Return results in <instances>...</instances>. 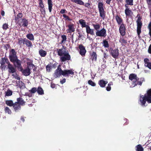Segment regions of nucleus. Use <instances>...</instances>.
<instances>
[{"label":"nucleus","instance_id":"49","mask_svg":"<svg viewBox=\"0 0 151 151\" xmlns=\"http://www.w3.org/2000/svg\"><path fill=\"white\" fill-rule=\"evenodd\" d=\"M63 16L64 18H65V20H68L69 21H71L72 20V19H70L68 16L66 15V14H63Z\"/></svg>","mask_w":151,"mask_h":151},{"label":"nucleus","instance_id":"48","mask_svg":"<svg viewBox=\"0 0 151 151\" xmlns=\"http://www.w3.org/2000/svg\"><path fill=\"white\" fill-rule=\"evenodd\" d=\"M88 83L89 84L91 85L92 86H96V83L93 82L91 80H90L88 81Z\"/></svg>","mask_w":151,"mask_h":151},{"label":"nucleus","instance_id":"11","mask_svg":"<svg viewBox=\"0 0 151 151\" xmlns=\"http://www.w3.org/2000/svg\"><path fill=\"white\" fill-rule=\"evenodd\" d=\"M17 52L14 49H12L9 52V58L10 61L14 59L17 58V57L16 55Z\"/></svg>","mask_w":151,"mask_h":151},{"label":"nucleus","instance_id":"24","mask_svg":"<svg viewBox=\"0 0 151 151\" xmlns=\"http://www.w3.org/2000/svg\"><path fill=\"white\" fill-rule=\"evenodd\" d=\"M108 82L103 80H100L98 82V84L102 88L105 87L107 83Z\"/></svg>","mask_w":151,"mask_h":151},{"label":"nucleus","instance_id":"46","mask_svg":"<svg viewBox=\"0 0 151 151\" xmlns=\"http://www.w3.org/2000/svg\"><path fill=\"white\" fill-rule=\"evenodd\" d=\"M83 5L88 9L91 8V4L90 3L88 2L86 3H84V5Z\"/></svg>","mask_w":151,"mask_h":151},{"label":"nucleus","instance_id":"18","mask_svg":"<svg viewBox=\"0 0 151 151\" xmlns=\"http://www.w3.org/2000/svg\"><path fill=\"white\" fill-rule=\"evenodd\" d=\"M7 68L8 69V72L10 73H14L16 72V68L11 63H9V65L7 66Z\"/></svg>","mask_w":151,"mask_h":151},{"label":"nucleus","instance_id":"41","mask_svg":"<svg viewBox=\"0 0 151 151\" xmlns=\"http://www.w3.org/2000/svg\"><path fill=\"white\" fill-rule=\"evenodd\" d=\"M12 76L16 79L18 80H20V78L19 76V75L17 74V73L15 72L14 73H13Z\"/></svg>","mask_w":151,"mask_h":151},{"label":"nucleus","instance_id":"10","mask_svg":"<svg viewBox=\"0 0 151 151\" xmlns=\"http://www.w3.org/2000/svg\"><path fill=\"white\" fill-rule=\"evenodd\" d=\"M17 23L20 27H26L28 26L29 24V21L25 18L23 17L19 20H18Z\"/></svg>","mask_w":151,"mask_h":151},{"label":"nucleus","instance_id":"44","mask_svg":"<svg viewBox=\"0 0 151 151\" xmlns=\"http://www.w3.org/2000/svg\"><path fill=\"white\" fill-rule=\"evenodd\" d=\"M12 94V92L10 90H8L6 93L5 96H9Z\"/></svg>","mask_w":151,"mask_h":151},{"label":"nucleus","instance_id":"15","mask_svg":"<svg viewBox=\"0 0 151 151\" xmlns=\"http://www.w3.org/2000/svg\"><path fill=\"white\" fill-rule=\"evenodd\" d=\"M78 48L80 50V54L82 56H84L86 52L85 47L83 45L81 44L79 45Z\"/></svg>","mask_w":151,"mask_h":151},{"label":"nucleus","instance_id":"53","mask_svg":"<svg viewBox=\"0 0 151 151\" xmlns=\"http://www.w3.org/2000/svg\"><path fill=\"white\" fill-rule=\"evenodd\" d=\"M24 83L22 81H19L18 83V86L20 88H21L22 86H23Z\"/></svg>","mask_w":151,"mask_h":151},{"label":"nucleus","instance_id":"58","mask_svg":"<svg viewBox=\"0 0 151 151\" xmlns=\"http://www.w3.org/2000/svg\"><path fill=\"white\" fill-rule=\"evenodd\" d=\"M67 12V11L65 9H62L61 10L60 13L62 14H64Z\"/></svg>","mask_w":151,"mask_h":151},{"label":"nucleus","instance_id":"50","mask_svg":"<svg viewBox=\"0 0 151 151\" xmlns=\"http://www.w3.org/2000/svg\"><path fill=\"white\" fill-rule=\"evenodd\" d=\"M9 28L8 25L7 24L5 23L2 26V28L4 30H6Z\"/></svg>","mask_w":151,"mask_h":151},{"label":"nucleus","instance_id":"6","mask_svg":"<svg viewBox=\"0 0 151 151\" xmlns=\"http://www.w3.org/2000/svg\"><path fill=\"white\" fill-rule=\"evenodd\" d=\"M98 7L100 17L104 20L106 16V12L104 10L105 6L102 2H99L98 4Z\"/></svg>","mask_w":151,"mask_h":151},{"label":"nucleus","instance_id":"32","mask_svg":"<svg viewBox=\"0 0 151 151\" xmlns=\"http://www.w3.org/2000/svg\"><path fill=\"white\" fill-rule=\"evenodd\" d=\"M71 1L81 5H84V2L81 0H70Z\"/></svg>","mask_w":151,"mask_h":151},{"label":"nucleus","instance_id":"55","mask_svg":"<svg viewBox=\"0 0 151 151\" xmlns=\"http://www.w3.org/2000/svg\"><path fill=\"white\" fill-rule=\"evenodd\" d=\"M137 27H142V22H136Z\"/></svg>","mask_w":151,"mask_h":151},{"label":"nucleus","instance_id":"39","mask_svg":"<svg viewBox=\"0 0 151 151\" xmlns=\"http://www.w3.org/2000/svg\"><path fill=\"white\" fill-rule=\"evenodd\" d=\"M61 37L62 39L60 43L62 44L64 42H65L66 41L67 37L65 35H63L61 36Z\"/></svg>","mask_w":151,"mask_h":151},{"label":"nucleus","instance_id":"57","mask_svg":"<svg viewBox=\"0 0 151 151\" xmlns=\"http://www.w3.org/2000/svg\"><path fill=\"white\" fill-rule=\"evenodd\" d=\"M10 47V45L9 44H6L4 46V48L6 50H7L8 48H9Z\"/></svg>","mask_w":151,"mask_h":151},{"label":"nucleus","instance_id":"23","mask_svg":"<svg viewBox=\"0 0 151 151\" xmlns=\"http://www.w3.org/2000/svg\"><path fill=\"white\" fill-rule=\"evenodd\" d=\"M119 41L122 45L125 46L127 43V40L126 39V38L124 37L123 36L120 38Z\"/></svg>","mask_w":151,"mask_h":151},{"label":"nucleus","instance_id":"60","mask_svg":"<svg viewBox=\"0 0 151 151\" xmlns=\"http://www.w3.org/2000/svg\"><path fill=\"white\" fill-rule=\"evenodd\" d=\"M147 4L149 6L151 5V0H146Z\"/></svg>","mask_w":151,"mask_h":151},{"label":"nucleus","instance_id":"33","mask_svg":"<svg viewBox=\"0 0 151 151\" xmlns=\"http://www.w3.org/2000/svg\"><path fill=\"white\" fill-rule=\"evenodd\" d=\"M6 104L8 106H12L14 103L12 100H7L5 101Z\"/></svg>","mask_w":151,"mask_h":151},{"label":"nucleus","instance_id":"27","mask_svg":"<svg viewBox=\"0 0 151 151\" xmlns=\"http://www.w3.org/2000/svg\"><path fill=\"white\" fill-rule=\"evenodd\" d=\"M79 22L80 24L81 25V26L82 28H86L87 26H88V25H86V22L85 20L83 19H81L79 20Z\"/></svg>","mask_w":151,"mask_h":151},{"label":"nucleus","instance_id":"21","mask_svg":"<svg viewBox=\"0 0 151 151\" xmlns=\"http://www.w3.org/2000/svg\"><path fill=\"white\" fill-rule=\"evenodd\" d=\"M144 62L145 66L151 69V62H150L149 60L147 58H145L144 59Z\"/></svg>","mask_w":151,"mask_h":151},{"label":"nucleus","instance_id":"29","mask_svg":"<svg viewBox=\"0 0 151 151\" xmlns=\"http://www.w3.org/2000/svg\"><path fill=\"white\" fill-rule=\"evenodd\" d=\"M125 13L126 14V17H129L131 15V13L132 14V12L131 10L129 9H125Z\"/></svg>","mask_w":151,"mask_h":151},{"label":"nucleus","instance_id":"8","mask_svg":"<svg viewBox=\"0 0 151 151\" xmlns=\"http://www.w3.org/2000/svg\"><path fill=\"white\" fill-rule=\"evenodd\" d=\"M18 44L21 46L25 45L28 47H31L32 46V42L26 38L22 39L21 38L18 39Z\"/></svg>","mask_w":151,"mask_h":151},{"label":"nucleus","instance_id":"34","mask_svg":"<svg viewBox=\"0 0 151 151\" xmlns=\"http://www.w3.org/2000/svg\"><path fill=\"white\" fill-rule=\"evenodd\" d=\"M27 38L30 40L33 41L34 40V37L32 34L29 33L26 35Z\"/></svg>","mask_w":151,"mask_h":151},{"label":"nucleus","instance_id":"47","mask_svg":"<svg viewBox=\"0 0 151 151\" xmlns=\"http://www.w3.org/2000/svg\"><path fill=\"white\" fill-rule=\"evenodd\" d=\"M29 91L32 94L34 93L37 91V88L36 87L32 88L31 90H29Z\"/></svg>","mask_w":151,"mask_h":151},{"label":"nucleus","instance_id":"61","mask_svg":"<svg viewBox=\"0 0 151 151\" xmlns=\"http://www.w3.org/2000/svg\"><path fill=\"white\" fill-rule=\"evenodd\" d=\"M148 52L151 54V44L150 45L148 50Z\"/></svg>","mask_w":151,"mask_h":151},{"label":"nucleus","instance_id":"16","mask_svg":"<svg viewBox=\"0 0 151 151\" xmlns=\"http://www.w3.org/2000/svg\"><path fill=\"white\" fill-rule=\"evenodd\" d=\"M90 59H91L92 62H96L97 61L98 55L96 52L95 51H92L90 53Z\"/></svg>","mask_w":151,"mask_h":151},{"label":"nucleus","instance_id":"37","mask_svg":"<svg viewBox=\"0 0 151 151\" xmlns=\"http://www.w3.org/2000/svg\"><path fill=\"white\" fill-rule=\"evenodd\" d=\"M103 46L105 48H108L109 47V45L108 41L106 40H104L103 41Z\"/></svg>","mask_w":151,"mask_h":151},{"label":"nucleus","instance_id":"52","mask_svg":"<svg viewBox=\"0 0 151 151\" xmlns=\"http://www.w3.org/2000/svg\"><path fill=\"white\" fill-rule=\"evenodd\" d=\"M39 4L41 8H43L44 7V6L43 4L42 0H39Z\"/></svg>","mask_w":151,"mask_h":151},{"label":"nucleus","instance_id":"1","mask_svg":"<svg viewBox=\"0 0 151 151\" xmlns=\"http://www.w3.org/2000/svg\"><path fill=\"white\" fill-rule=\"evenodd\" d=\"M74 73V70L73 69L62 70L61 66L59 65L57 69L55 71L53 76L55 78H59L61 75L68 77L70 76L71 77H73Z\"/></svg>","mask_w":151,"mask_h":151},{"label":"nucleus","instance_id":"59","mask_svg":"<svg viewBox=\"0 0 151 151\" xmlns=\"http://www.w3.org/2000/svg\"><path fill=\"white\" fill-rule=\"evenodd\" d=\"M26 96H29V97H31L32 96V93H26L25 94V95Z\"/></svg>","mask_w":151,"mask_h":151},{"label":"nucleus","instance_id":"43","mask_svg":"<svg viewBox=\"0 0 151 151\" xmlns=\"http://www.w3.org/2000/svg\"><path fill=\"white\" fill-rule=\"evenodd\" d=\"M125 1L126 3L129 4V5H133V0H125Z\"/></svg>","mask_w":151,"mask_h":151},{"label":"nucleus","instance_id":"31","mask_svg":"<svg viewBox=\"0 0 151 151\" xmlns=\"http://www.w3.org/2000/svg\"><path fill=\"white\" fill-rule=\"evenodd\" d=\"M71 1L81 5H84V2L81 0H70Z\"/></svg>","mask_w":151,"mask_h":151},{"label":"nucleus","instance_id":"13","mask_svg":"<svg viewBox=\"0 0 151 151\" xmlns=\"http://www.w3.org/2000/svg\"><path fill=\"white\" fill-rule=\"evenodd\" d=\"M126 28L125 24H123L119 25V31L122 36H124L126 35Z\"/></svg>","mask_w":151,"mask_h":151},{"label":"nucleus","instance_id":"7","mask_svg":"<svg viewBox=\"0 0 151 151\" xmlns=\"http://www.w3.org/2000/svg\"><path fill=\"white\" fill-rule=\"evenodd\" d=\"M10 63L7 58L6 57L2 58L0 60V68L2 71H5L7 66H8L9 63Z\"/></svg>","mask_w":151,"mask_h":151},{"label":"nucleus","instance_id":"26","mask_svg":"<svg viewBox=\"0 0 151 151\" xmlns=\"http://www.w3.org/2000/svg\"><path fill=\"white\" fill-rule=\"evenodd\" d=\"M47 4L48 6V10L50 12H51L52 7L53 6L52 0H47Z\"/></svg>","mask_w":151,"mask_h":151},{"label":"nucleus","instance_id":"28","mask_svg":"<svg viewBox=\"0 0 151 151\" xmlns=\"http://www.w3.org/2000/svg\"><path fill=\"white\" fill-rule=\"evenodd\" d=\"M39 54L42 57H45L47 54L46 51L43 50V49H40L39 51Z\"/></svg>","mask_w":151,"mask_h":151},{"label":"nucleus","instance_id":"35","mask_svg":"<svg viewBox=\"0 0 151 151\" xmlns=\"http://www.w3.org/2000/svg\"><path fill=\"white\" fill-rule=\"evenodd\" d=\"M37 92L39 95H42L44 94L43 90L40 87H38L37 88Z\"/></svg>","mask_w":151,"mask_h":151},{"label":"nucleus","instance_id":"22","mask_svg":"<svg viewBox=\"0 0 151 151\" xmlns=\"http://www.w3.org/2000/svg\"><path fill=\"white\" fill-rule=\"evenodd\" d=\"M17 101L16 102L19 104L20 106H24L25 105V102L23 98L21 97L18 98L17 99Z\"/></svg>","mask_w":151,"mask_h":151},{"label":"nucleus","instance_id":"45","mask_svg":"<svg viewBox=\"0 0 151 151\" xmlns=\"http://www.w3.org/2000/svg\"><path fill=\"white\" fill-rule=\"evenodd\" d=\"M142 27H137V32L138 37L140 36V34L141 32Z\"/></svg>","mask_w":151,"mask_h":151},{"label":"nucleus","instance_id":"63","mask_svg":"<svg viewBox=\"0 0 151 151\" xmlns=\"http://www.w3.org/2000/svg\"><path fill=\"white\" fill-rule=\"evenodd\" d=\"M111 0H106V4L110 5Z\"/></svg>","mask_w":151,"mask_h":151},{"label":"nucleus","instance_id":"9","mask_svg":"<svg viewBox=\"0 0 151 151\" xmlns=\"http://www.w3.org/2000/svg\"><path fill=\"white\" fill-rule=\"evenodd\" d=\"M10 61L13 63L14 67L17 68L19 71L22 70V61L18 59V58Z\"/></svg>","mask_w":151,"mask_h":151},{"label":"nucleus","instance_id":"3","mask_svg":"<svg viewBox=\"0 0 151 151\" xmlns=\"http://www.w3.org/2000/svg\"><path fill=\"white\" fill-rule=\"evenodd\" d=\"M64 46L63 48L61 49H57V50L58 55L60 56H62L60 58V60L62 62L66 60H69L70 59V56L68 52H66L63 50Z\"/></svg>","mask_w":151,"mask_h":151},{"label":"nucleus","instance_id":"2","mask_svg":"<svg viewBox=\"0 0 151 151\" xmlns=\"http://www.w3.org/2000/svg\"><path fill=\"white\" fill-rule=\"evenodd\" d=\"M139 100L140 105L143 107L147 105V104L145 105L146 101L149 104L151 103V88L147 90L144 95L141 96Z\"/></svg>","mask_w":151,"mask_h":151},{"label":"nucleus","instance_id":"20","mask_svg":"<svg viewBox=\"0 0 151 151\" xmlns=\"http://www.w3.org/2000/svg\"><path fill=\"white\" fill-rule=\"evenodd\" d=\"M12 106L14 110L16 112L19 111L21 109V106L16 102L14 103Z\"/></svg>","mask_w":151,"mask_h":151},{"label":"nucleus","instance_id":"14","mask_svg":"<svg viewBox=\"0 0 151 151\" xmlns=\"http://www.w3.org/2000/svg\"><path fill=\"white\" fill-rule=\"evenodd\" d=\"M96 36L105 37L106 35V30L103 28L100 30H99L96 32Z\"/></svg>","mask_w":151,"mask_h":151},{"label":"nucleus","instance_id":"54","mask_svg":"<svg viewBox=\"0 0 151 151\" xmlns=\"http://www.w3.org/2000/svg\"><path fill=\"white\" fill-rule=\"evenodd\" d=\"M46 68L47 71L49 72H50V69H51L50 65H47L46 66Z\"/></svg>","mask_w":151,"mask_h":151},{"label":"nucleus","instance_id":"38","mask_svg":"<svg viewBox=\"0 0 151 151\" xmlns=\"http://www.w3.org/2000/svg\"><path fill=\"white\" fill-rule=\"evenodd\" d=\"M92 26L93 27L94 29L96 30V31H98L100 27V25L99 24H93Z\"/></svg>","mask_w":151,"mask_h":151},{"label":"nucleus","instance_id":"30","mask_svg":"<svg viewBox=\"0 0 151 151\" xmlns=\"http://www.w3.org/2000/svg\"><path fill=\"white\" fill-rule=\"evenodd\" d=\"M23 17V14L21 12L19 13L17 16H15L14 18V20L17 22L19 20L20 18H22Z\"/></svg>","mask_w":151,"mask_h":151},{"label":"nucleus","instance_id":"42","mask_svg":"<svg viewBox=\"0 0 151 151\" xmlns=\"http://www.w3.org/2000/svg\"><path fill=\"white\" fill-rule=\"evenodd\" d=\"M4 111L5 113H7L9 114H11L12 112L11 110L8 107H6L5 108Z\"/></svg>","mask_w":151,"mask_h":151},{"label":"nucleus","instance_id":"17","mask_svg":"<svg viewBox=\"0 0 151 151\" xmlns=\"http://www.w3.org/2000/svg\"><path fill=\"white\" fill-rule=\"evenodd\" d=\"M66 27H68V29L67 30V32L68 33H72L75 31L74 25L73 24L70 23L66 26Z\"/></svg>","mask_w":151,"mask_h":151},{"label":"nucleus","instance_id":"51","mask_svg":"<svg viewBox=\"0 0 151 151\" xmlns=\"http://www.w3.org/2000/svg\"><path fill=\"white\" fill-rule=\"evenodd\" d=\"M137 17H138V19L136 21V22H142L141 21L142 18L140 16V14H138Z\"/></svg>","mask_w":151,"mask_h":151},{"label":"nucleus","instance_id":"64","mask_svg":"<svg viewBox=\"0 0 151 151\" xmlns=\"http://www.w3.org/2000/svg\"><path fill=\"white\" fill-rule=\"evenodd\" d=\"M78 34H79V35L78 36V40H80L81 38L82 35L79 32L78 33Z\"/></svg>","mask_w":151,"mask_h":151},{"label":"nucleus","instance_id":"5","mask_svg":"<svg viewBox=\"0 0 151 151\" xmlns=\"http://www.w3.org/2000/svg\"><path fill=\"white\" fill-rule=\"evenodd\" d=\"M27 68L23 69V67L22 70H20L19 71L21 72L22 74L25 76H28L31 74V70L33 68L34 65L32 63L28 62L27 63Z\"/></svg>","mask_w":151,"mask_h":151},{"label":"nucleus","instance_id":"25","mask_svg":"<svg viewBox=\"0 0 151 151\" xmlns=\"http://www.w3.org/2000/svg\"><path fill=\"white\" fill-rule=\"evenodd\" d=\"M86 30L87 34H90L92 35H94L93 29H91L89 26L86 27Z\"/></svg>","mask_w":151,"mask_h":151},{"label":"nucleus","instance_id":"36","mask_svg":"<svg viewBox=\"0 0 151 151\" xmlns=\"http://www.w3.org/2000/svg\"><path fill=\"white\" fill-rule=\"evenodd\" d=\"M136 151H143L144 149L141 145H138L136 146Z\"/></svg>","mask_w":151,"mask_h":151},{"label":"nucleus","instance_id":"40","mask_svg":"<svg viewBox=\"0 0 151 151\" xmlns=\"http://www.w3.org/2000/svg\"><path fill=\"white\" fill-rule=\"evenodd\" d=\"M113 85V83L112 82H111L109 83H108V86L106 87V90L107 91H109L111 90V85Z\"/></svg>","mask_w":151,"mask_h":151},{"label":"nucleus","instance_id":"19","mask_svg":"<svg viewBox=\"0 0 151 151\" xmlns=\"http://www.w3.org/2000/svg\"><path fill=\"white\" fill-rule=\"evenodd\" d=\"M116 21L118 25L123 24V20L120 15H116L115 17Z\"/></svg>","mask_w":151,"mask_h":151},{"label":"nucleus","instance_id":"4","mask_svg":"<svg viewBox=\"0 0 151 151\" xmlns=\"http://www.w3.org/2000/svg\"><path fill=\"white\" fill-rule=\"evenodd\" d=\"M129 79L132 81V86L134 87L138 85L141 86L143 81V78H141L140 80L139 81V78L137 77V75L135 73L131 74L129 76Z\"/></svg>","mask_w":151,"mask_h":151},{"label":"nucleus","instance_id":"12","mask_svg":"<svg viewBox=\"0 0 151 151\" xmlns=\"http://www.w3.org/2000/svg\"><path fill=\"white\" fill-rule=\"evenodd\" d=\"M110 54L113 57L116 58L118 57L119 53L118 49H113L112 48H110Z\"/></svg>","mask_w":151,"mask_h":151},{"label":"nucleus","instance_id":"62","mask_svg":"<svg viewBox=\"0 0 151 151\" xmlns=\"http://www.w3.org/2000/svg\"><path fill=\"white\" fill-rule=\"evenodd\" d=\"M66 81V79L65 78H64L62 80L60 81V83H61L63 84L65 83Z\"/></svg>","mask_w":151,"mask_h":151},{"label":"nucleus","instance_id":"56","mask_svg":"<svg viewBox=\"0 0 151 151\" xmlns=\"http://www.w3.org/2000/svg\"><path fill=\"white\" fill-rule=\"evenodd\" d=\"M147 28L149 30V34L150 36L151 37V25L148 24Z\"/></svg>","mask_w":151,"mask_h":151}]
</instances>
